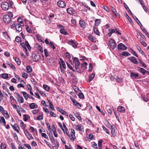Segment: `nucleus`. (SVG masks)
Wrapping results in <instances>:
<instances>
[{
	"label": "nucleus",
	"mask_w": 149,
	"mask_h": 149,
	"mask_svg": "<svg viewBox=\"0 0 149 149\" xmlns=\"http://www.w3.org/2000/svg\"><path fill=\"white\" fill-rule=\"evenodd\" d=\"M22 76L23 78L26 79H27L28 78V74L25 72L22 73Z\"/></svg>",
	"instance_id": "nucleus-64"
},
{
	"label": "nucleus",
	"mask_w": 149,
	"mask_h": 149,
	"mask_svg": "<svg viewBox=\"0 0 149 149\" xmlns=\"http://www.w3.org/2000/svg\"><path fill=\"white\" fill-rule=\"evenodd\" d=\"M6 146L5 143H1L0 146L1 149H6Z\"/></svg>",
	"instance_id": "nucleus-42"
},
{
	"label": "nucleus",
	"mask_w": 149,
	"mask_h": 149,
	"mask_svg": "<svg viewBox=\"0 0 149 149\" xmlns=\"http://www.w3.org/2000/svg\"><path fill=\"white\" fill-rule=\"evenodd\" d=\"M23 116H24V120L25 121H26L28 118H30V116L28 115H24Z\"/></svg>",
	"instance_id": "nucleus-45"
},
{
	"label": "nucleus",
	"mask_w": 149,
	"mask_h": 149,
	"mask_svg": "<svg viewBox=\"0 0 149 149\" xmlns=\"http://www.w3.org/2000/svg\"><path fill=\"white\" fill-rule=\"evenodd\" d=\"M20 121H21L20 126L21 128L23 129H25L26 127L25 125L24 124V122L22 120H21Z\"/></svg>",
	"instance_id": "nucleus-51"
},
{
	"label": "nucleus",
	"mask_w": 149,
	"mask_h": 149,
	"mask_svg": "<svg viewBox=\"0 0 149 149\" xmlns=\"http://www.w3.org/2000/svg\"><path fill=\"white\" fill-rule=\"evenodd\" d=\"M71 137L70 138V139L73 141L74 140V139L75 138V131L73 129L71 128Z\"/></svg>",
	"instance_id": "nucleus-15"
},
{
	"label": "nucleus",
	"mask_w": 149,
	"mask_h": 149,
	"mask_svg": "<svg viewBox=\"0 0 149 149\" xmlns=\"http://www.w3.org/2000/svg\"><path fill=\"white\" fill-rule=\"evenodd\" d=\"M103 141V140L102 139H101L98 141V145L100 149H101L102 148V143Z\"/></svg>",
	"instance_id": "nucleus-34"
},
{
	"label": "nucleus",
	"mask_w": 149,
	"mask_h": 149,
	"mask_svg": "<svg viewBox=\"0 0 149 149\" xmlns=\"http://www.w3.org/2000/svg\"><path fill=\"white\" fill-rule=\"evenodd\" d=\"M101 22L100 19H97L95 20V25L96 26H98Z\"/></svg>",
	"instance_id": "nucleus-31"
},
{
	"label": "nucleus",
	"mask_w": 149,
	"mask_h": 149,
	"mask_svg": "<svg viewBox=\"0 0 149 149\" xmlns=\"http://www.w3.org/2000/svg\"><path fill=\"white\" fill-rule=\"evenodd\" d=\"M130 60L133 63L136 64L138 63L137 61L136 60V58L134 57H130Z\"/></svg>",
	"instance_id": "nucleus-23"
},
{
	"label": "nucleus",
	"mask_w": 149,
	"mask_h": 149,
	"mask_svg": "<svg viewBox=\"0 0 149 149\" xmlns=\"http://www.w3.org/2000/svg\"><path fill=\"white\" fill-rule=\"evenodd\" d=\"M44 52L45 56L46 57H47L49 55L48 51L47 50V49H45L44 50Z\"/></svg>",
	"instance_id": "nucleus-57"
},
{
	"label": "nucleus",
	"mask_w": 149,
	"mask_h": 149,
	"mask_svg": "<svg viewBox=\"0 0 149 149\" xmlns=\"http://www.w3.org/2000/svg\"><path fill=\"white\" fill-rule=\"evenodd\" d=\"M74 113L75 115V117L79 120L81 121L82 120V119L81 117L79 115L78 113L76 111H74Z\"/></svg>",
	"instance_id": "nucleus-20"
},
{
	"label": "nucleus",
	"mask_w": 149,
	"mask_h": 149,
	"mask_svg": "<svg viewBox=\"0 0 149 149\" xmlns=\"http://www.w3.org/2000/svg\"><path fill=\"white\" fill-rule=\"evenodd\" d=\"M116 128L115 125L113 124L111 125V133L113 136H115L116 135L115 133V130Z\"/></svg>",
	"instance_id": "nucleus-13"
},
{
	"label": "nucleus",
	"mask_w": 149,
	"mask_h": 149,
	"mask_svg": "<svg viewBox=\"0 0 149 149\" xmlns=\"http://www.w3.org/2000/svg\"><path fill=\"white\" fill-rule=\"evenodd\" d=\"M109 32L108 33V34L109 37H110L113 33H116L119 35H121V33L117 29H114L111 28H110L109 29Z\"/></svg>",
	"instance_id": "nucleus-4"
},
{
	"label": "nucleus",
	"mask_w": 149,
	"mask_h": 149,
	"mask_svg": "<svg viewBox=\"0 0 149 149\" xmlns=\"http://www.w3.org/2000/svg\"><path fill=\"white\" fill-rule=\"evenodd\" d=\"M60 33L65 35H68V33L66 31L64 28H62L60 31Z\"/></svg>",
	"instance_id": "nucleus-28"
},
{
	"label": "nucleus",
	"mask_w": 149,
	"mask_h": 149,
	"mask_svg": "<svg viewBox=\"0 0 149 149\" xmlns=\"http://www.w3.org/2000/svg\"><path fill=\"white\" fill-rule=\"evenodd\" d=\"M68 43L72 45L74 48H76L77 46L76 43L74 42L73 40H70L68 42Z\"/></svg>",
	"instance_id": "nucleus-14"
},
{
	"label": "nucleus",
	"mask_w": 149,
	"mask_h": 149,
	"mask_svg": "<svg viewBox=\"0 0 149 149\" xmlns=\"http://www.w3.org/2000/svg\"><path fill=\"white\" fill-rule=\"evenodd\" d=\"M12 126L13 129L15 131H16L17 133H19V131L17 128V127H18L16 123L15 124L13 125H12Z\"/></svg>",
	"instance_id": "nucleus-25"
},
{
	"label": "nucleus",
	"mask_w": 149,
	"mask_h": 149,
	"mask_svg": "<svg viewBox=\"0 0 149 149\" xmlns=\"http://www.w3.org/2000/svg\"><path fill=\"white\" fill-rule=\"evenodd\" d=\"M29 105L31 109H34L36 108V105L35 103H31Z\"/></svg>",
	"instance_id": "nucleus-49"
},
{
	"label": "nucleus",
	"mask_w": 149,
	"mask_h": 149,
	"mask_svg": "<svg viewBox=\"0 0 149 149\" xmlns=\"http://www.w3.org/2000/svg\"><path fill=\"white\" fill-rule=\"evenodd\" d=\"M48 101L49 104V106L50 108H51V109L52 110H55V109H54V106L52 104V102H51L50 100H48Z\"/></svg>",
	"instance_id": "nucleus-33"
},
{
	"label": "nucleus",
	"mask_w": 149,
	"mask_h": 149,
	"mask_svg": "<svg viewBox=\"0 0 149 149\" xmlns=\"http://www.w3.org/2000/svg\"><path fill=\"white\" fill-rule=\"evenodd\" d=\"M66 11L68 14L72 15H74L75 13L74 9L72 7H70L67 8Z\"/></svg>",
	"instance_id": "nucleus-9"
},
{
	"label": "nucleus",
	"mask_w": 149,
	"mask_h": 149,
	"mask_svg": "<svg viewBox=\"0 0 149 149\" xmlns=\"http://www.w3.org/2000/svg\"><path fill=\"white\" fill-rule=\"evenodd\" d=\"M76 130L83 132L84 131V126L81 124L77 125L76 126Z\"/></svg>",
	"instance_id": "nucleus-12"
},
{
	"label": "nucleus",
	"mask_w": 149,
	"mask_h": 149,
	"mask_svg": "<svg viewBox=\"0 0 149 149\" xmlns=\"http://www.w3.org/2000/svg\"><path fill=\"white\" fill-rule=\"evenodd\" d=\"M138 70L141 72L143 75H145V73H146L147 71L145 70L143 68L140 67L139 68Z\"/></svg>",
	"instance_id": "nucleus-21"
},
{
	"label": "nucleus",
	"mask_w": 149,
	"mask_h": 149,
	"mask_svg": "<svg viewBox=\"0 0 149 149\" xmlns=\"http://www.w3.org/2000/svg\"><path fill=\"white\" fill-rule=\"evenodd\" d=\"M24 132L28 139L29 140H31L33 139L31 135L29 133L27 130H24Z\"/></svg>",
	"instance_id": "nucleus-10"
},
{
	"label": "nucleus",
	"mask_w": 149,
	"mask_h": 149,
	"mask_svg": "<svg viewBox=\"0 0 149 149\" xmlns=\"http://www.w3.org/2000/svg\"><path fill=\"white\" fill-rule=\"evenodd\" d=\"M109 43L111 48L114 49L116 46V44L115 41L112 39H110L109 40Z\"/></svg>",
	"instance_id": "nucleus-7"
},
{
	"label": "nucleus",
	"mask_w": 149,
	"mask_h": 149,
	"mask_svg": "<svg viewBox=\"0 0 149 149\" xmlns=\"http://www.w3.org/2000/svg\"><path fill=\"white\" fill-rule=\"evenodd\" d=\"M21 93H22L24 98L26 100H27L28 98L29 95H28L25 92L22 91Z\"/></svg>",
	"instance_id": "nucleus-26"
},
{
	"label": "nucleus",
	"mask_w": 149,
	"mask_h": 149,
	"mask_svg": "<svg viewBox=\"0 0 149 149\" xmlns=\"http://www.w3.org/2000/svg\"><path fill=\"white\" fill-rule=\"evenodd\" d=\"M117 110L121 113H124L125 112V108L121 106H118L117 107Z\"/></svg>",
	"instance_id": "nucleus-19"
},
{
	"label": "nucleus",
	"mask_w": 149,
	"mask_h": 149,
	"mask_svg": "<svg viewBox=\"0 0 149 149\" xmlns=\"http://www.w3.org/2000/svg\"><path fill=\"white\" fill-rule=\"evenodd\" d=\"M141 29L143 31V32L146 34V35L149 38V34H148V33L145 30V29H143L142 27H141Z\"/></svg>",
	"instance_id": "nucleus-52"
},
{
	"label": "nucleus",
	"mask_w": 149,
	"mask_h": 149,
	"mask_svg": "<svg viewBox=\"0 0 149 149\" xmlns=\"http://www.w3.org/2000/svg\"><path fill=\"white\" fill-rule=\"evenodd\" d=\"M13 58L18 65H20L21 63L20 61H19V58L16 57H13Z\"/></svg>",
	"instance_id": "nucleus-40"
},
{
	"label": "nucleus",
	"mask_w": 149,
	"mask_h": 149,
	"mask_svg": "<svg viewBox=\"0 0 149 149\" xmlns=\"http://www.w3.org/2000/svg\"><path fill=\"white\" fill-rule=\"evenodd\" d=\"M139 63L142 65V66L145 68L147 66L140 59H139Z\"/></svg>",
	"instance_id": "nucleus-43"
},
{
	"label": "nucleus",
	"mask_w": 149,
	"mask_h": 149,
	"mask_svg": "<svg viewBox=\"0 0 149 149\" xmlns=\"http://www.w3.org/2000/svg\"><path fill=\"white\" fill-rule=\"evenodd\" d=\"M57 110L60 112L62 114L65 115L67 116H68V115L67 114L65 111L63 110L62 109L59 107H58L57 109Z\"/></svg>",
	"instance_id": "nucleus-18"
},
{
	"label": "nucleus",
	"mask_w": 149,
	"mask_h": 149,
	"mask_svg": "<svg viewBox=\"0 0 149 149\" xmlns=\"http://www.w3.org/2000/svg\"><path fill=\"white\" fill-rule=\"evenodd\" d=\"M2 87L3 89L5 90L6 92H8L9 91V90L7 88L6 85L5 84H3Z\"/></svg>",
	"instance_id": "nucleus-50"
},
{
	"label": "nucleus",
	"mask_w": 149,
	"mask_h": 149,
	"mask_svg": "<svg viewBox=\"0 0 149 149\" xmlns=\"http://www.w3.org/2000/svg\"><path fill=\"white\" fill-rule=\"evenodd\" d=\"M32 57L33 61L36 62L38 61L41 58L40 55L38 53L32 54Z\"/></svg>",
	"instance_id": "nucleus-2"
},
{
	"label": "nucleus",
	"mask_w": 149,
	"mask_h": 149,
	"mask_svg": "<svg viewBox=\"0 0 149 149\" xmlns=\"http://www.w3.org/2000/svg\"><path fill=\"white\" fill-rule=\"evenodd\" d=\"M3 21L6 24L9 23L11 19V17L8 15H5L3 16Z\"/></svg>",
	"instance_id": "nucleus-3"
},
{
	"label": "nucleus",
	"mask_w": 149,
	"mask_h": 149,
	"mask_svg": "<svg viewBox=\"0 0 149 149\" xmlns=\"http://www.w3.org/2000/svg\"><path fill=\"white\" fill-rule=\"evenodd\" d=\"M47 63L49 65L54 66L55 64L54 59L53 58L51 57L48 59L47 61Z\"/></svg>",
	"instance_id": "nucleus-6"
},
{
	"label": "nucleus",
	"mask_w": 149,
	"mask_h": 149,
	"mask_svg": "<svg viewBox=\"0 0 149 149\" xmlns=\"http://www.w3.org/2000/svg\"><path fill=\"white\" fill-rule=\"evenodd\" d=\"M67 64L68 67L71 70H72L74 72H75V70L73 69L72 66L69 63H67Z\"/></svg>",
	"instance_id": "nucleus-46"
},
{
	"label": "nucleus",
	"mask_w": 149,
	"mask_h": 149,
	"mask_svg": "<svg viewBox=\"0 0 149 149\" xmlns=\"http://www.w3.org/2000/svg\"><path fill=\"white\" fill-rule=\"evenodd\" d=\"M123 4H124V7H125V8L127 10V11H128V10H129L130 11V13H131V14H132V13L131 11V10H130V9L128 8V7L126 5V3H124Z\"/></svg>",
	"instance_id": "nucleus-53"
},
{
	"label": "nucleus",
	"mask_w": 149,
	"mask_h": 149,
	"mask_svg": "<svg viewBox=\"0 0 149 149\" xmlns=\"http://www.w3.org/2000/svg\"><path fill=\"white\" fill-rule=\"evenodd\" d=\"M1 7L4 10H7L9 8V3L6 2H3L1 4Z\"/></svg>",
	"instance_id": "nucleus-5"
},
{
	"label": "nucleus",
	"mask_w": 149,
	"mask_h": 149,
	"mask_svg": "<svg viewBox=\"0 0 149 149\" xmlns=\"http://www.w3.org/2000/svg\"><path fill=\"white\" fill-rule=\"evenodd\" d=\"M78 96L79 98L81 99H83L84 98V95L82 93H79L78 95Z\"/></svg>",
	"instance_id": "nucleus-59"
},
{
	"label": "nucleus",
	"mask_w": 149,
	"mask_h": 149,
	"mask_svg": "<svg viewBox=\"0 0 149 149\" xmlns=\"http://www.w3.org/2000/svg\"><path fill=\"white\" fill-rule=\"evenodd\" d=\"M95 74L94 73H92L89 76V82L91 81L94 78Z\"/></svg>",
	"instance_id": "nucleus-37"
},
{
	"label": "nucleus",
	"mask_w": 149,
	"mask_h": 149,
	"mask_svg": "<svg viewBox=\"0 0 149 149\" xmlns=\"http://www.w3.org/2000/svg\"><path fill=\"white\" fill-rule=\"evenodd\" d=\"M81 4L83 6L85 7L88 9L90 10V8L88 6L87 4L86 3L82 2Z\"/></svg>",
	"instance_id": "nucleus-60"
},
{
	"label": "nucleus",
	"mask_w": 149,
	"mask_h": 149,
	"mask_svg": "<svg viewBox=\"0 0 149 149\" xmlns=\"http://www.w3.org/2000/svg\"><path fill=\"white\" fill-rule=\"evenodd\" d=\"M0 122L3 123L4 125L6 124V122L5 121L4 118L3 117H0Z\"/></svg>",
	"instance_id": "nucleus-41"
},
{
	"label": "nucleus",
	"mask_w": 149,
	"mask_h": 149,
	"mask_svg": "<svg viewBox=\"0 0 149 149\" xmlns=\"http://www.w3.org/2000/svg\"><path fill=\"white\" fill-rule=\"evenodd\" d=\"M20 45L24 49H25L26 52L28 51L27 49L26 46V45H25V44L24 42L21 43H20Z\"/></svg>",
	"instance_id": "nucleus-38"
},
{
	"label": "nucleus",
	"mask_w": 149,
	"mask_h": 149,
	"mask_svg": "<svg viewBox=\"0 0 149 149\" xmlns=\"http://www.w3.org/2000/svg\"><path fill=\"white\" fill-rule=\"evenodd\" d=\"M17 100L20 103H23L24 102V100L23 97L22 96H20L17 98Z\"/></svg>",
	"instance_id": "nucleus-36"
},
{
	"label": "nucleus",
	"mask_w": 149,
	"mask_h": 149,
	"mask_svg": "<svg viewBox=\"0 0 149 149\" xmlns=\"http://www.w3.org/2000/svg\"><path fill=\"white\" fill-rule=\"evenodd\" d=\"M93 30L95 33L98 36H100V32L98 29L96 27H93Z\"/></svg>",
	"instance_id": "nucleus-32"
},
{
	"label": "nucleus",
	"mask_w": 149,
	"mask_h": 149,
	"mask_svg": "<svg viewBox=\"0 0 149 149\" xmlns=\"http://www.w3.org/2000/svg\"><path fill=\"white\" fill-rule=\"evenodd\" d=\"M2 77L4 79H7L8 77V74L7 73L3 74Z\"/></svg>",
	"instance_id": "nucleus-47"
},
{
	"label": "nucleus",
	"mask_w": 149,
	"mask_h": 149,
	"mask_svg": "<svg viewBox=\"0 0 149 149\" xmlns=\"http://www.w3.org/2000/svg\"><path fill=\"white\" fill-rule=\"evenodd\" d=\"M43 87L44 89L47 91H48L49 90L50 88L47 85L45 84L43 86Z\"/></svg>",
	"instance_id": "nucleus-48"
},
{
	"label": "nucleus",
	"mask_w": 149,
	"mask_h": 149,
	"mask_svg": "<svg viewBox=\"0 0 149 149\" xmlns=\"http://www.w3.org/2000/svg\"><path fill=\"white\" fill-rule=\"evenodd\" d=\"M88 38L90 40L93 42H94L95 40V38L93 36H88Z\"/></svg>",
	"instance_id": "nucleus-44"
},
{
	"label": "nucleus",
	"mask_w": 149,
	"mask_h": 149,
	"mask_svg": "<svg viewBox=\"0 0 149 149\" xmlns=\"http://www.w3.org/2000/svg\"><path fill=\"white\" fill-rule=\"evenodd\" d=\"M49 113L52 117H56V116L55 114L52 111H51Z\"/></svg>",
	"instance_id": "nucleus-62"
},
{
	"label": "nucleus",
	"mask_w": 149,
	"mask_h": 149,
	"mask_svg": "<svg viewBox=\"0 0 149 149\" xmlns=\"http://www.w3.org/2000/svg\"><path fill=\"white\" fill-rule=\"evenodd\" d=\"M70 99L72 101V102L75 104L77 102V101L76 100L74 99L71 96L70 97Z\"/></svg>",
	"instance_id": "nucleus-58"
},
{
	"label": "nucleus",
	"mask_w": 149,
	"mask_h": 149,
	"mask_svg": "<svg viewBox=\"0 0 149 149\" xmlns=\"http://www.w3.org/2000/svg\"><path fill=\"white\" fill-rule=\"evenodd\" d=\"M126 13L125 16H126V17L127 19L130 22V23L131 24H133V21H132V19L130 18V17H129V16L126 13Z\"/></svg>",
	"instance_id": "nucleus-35"
},
{
	"label": "nucleus",
	"mask_w": 149,
	"mask_h": 149,
	"mask_svg": "<svg viewBox=\"0 0 149 149\" xmlns=\"http://www.w3.org/2000/svg\"><path fill=\"white\" fill-rule=\"evenodd\" d=\"M86 121L87 123L89 125H91L92 124V123L91 121L88 118H87L86 119Z\"/></svg>",
	"instance_id": "nucleus-61"
},
{
	"label": "nucleus",
	"mask_w": 149,
	"mask_h": 149,
	"mask_svg": "<svg viewBox=\"0 0 149 149\" xmlns=\"http://www.w3.org/2000/svg\"><path fill=\"white\" fill-rule=\"evenodd\" d=\"M112 12H113V14L116 17L118 18H119L120 17V16L119 14L116 11L115 9L113 7H112Z\"/></svg>",
	"instance_id": "nucleus-22"
},
{
	"label": "nucleus",
	"mask_w": 149,
	"mask_h": 149,
	"mask_svg": "<svg viewBox=\"0 0 149 149\" xmlns=\"http://www.w3.org/2000/svg\"><path fill=\"white\" fill-rule=\"evenodd\" d=\"M122 55L123 56H130V54L128 52L124 51L122 52Z\"/></svg>",
	"instance_id": "nucleus-39"
},
{
	"label": "nucleus",
	"mask_w": 149,
	"mask_h": 149,
	"mask_svg": "<svg viewBox=\"0 0 149 149\" xmlns=\"http://www.w3.org/2000/svg\"><path fill=\"white\" fill-rule=\"evenodd\" d=\"M49 45L53 49H54L55 48V46L52 42L51 41L49 42Z\"/></svg>",
	"instance_id": "nucleus-55"
},
{
	"label": "nucleus",
	"mask_w": 149,
	"mask_h": 149,
	"mask_svg": "<svg viewBox=\"0 0 149 149\" xmlns=\"http://www.w3.org/2000/svg\"><path fill=\"white\" fill-rule=\"evenodd\" d=\"M96 107L97 109L102 113V114L103 115H105V113H104V112L103 111H101L100 108H99V107L97 106Z\"/></svg>",
	"instance_id": "nucleus-56"
},
{
	"label": "nucleus",
	"mask_w": 149,
	"mask_h": 149,
	"mask_svg": "<svg viewBox=\"0 0 149 149\" xmlns=\"http://www.w3.org/2000/svg\"><path fill=\"white\" fill-rule=\"evenodd\" d=\"M24 26L23 24V25L20 24H16V29L17 31H21L22 30V28L21 26Z\"/></svg>",
	"instance_id": "nucleus-17"
},
{
	"label": "nucleus",
	"mask_w": 149,
	"mask_h": 149,
	"mask_svg": "<svg viewBox=\"0 0 149 149\" xmlns=\"http://www.w3.org/2000/svg\"><path fill=\"white\" fill-rule=\"evenodd\" d=\"M79 24L81 27L84 29L86 27V24L84 21L82 19L79 20Z\"/></svg>",
	"instance_id": "nucleus-16"
},
{
	"label": "nucleus",
	"mask_w": 149,
	"mask_h": 149,
	"mask_svg": "<svg viewBox=\"0 0 149 149\" xmlns=\"http://www.w3.org/2000/svg\"><path fill=\"white\" fill-rule=\"evenodd\" d=\"M26 69L27 70V72L29 73L31 72L32 71V68L30 65H28L26 67Z\"/></svg>",
	"instance_id": "nucleus-27"
},
{
	"label": "nucleus",
	"mask_w": 149,
	"mask_h": 149,
	"mask_svg": "<svg viewBox=\"0 0 149 149\" xmlns=\"http://www.w3.org/2000/svg\"><path fill=\"white\" fill-rule=\"evenodd\" d=\"M57 5L58 6L61 8H65L66 6L65 2L61 0H59L58 1Z\"/></svg>",
	"instance_id": "nucleus-11"
},
{
	"label": "nucleus",
	"mask_w": 149,
	"mask_h": 149,
	"mask_svg": "<svg viewBox=\"0 0 149 149\" xmlns=\"http://www.w3.org/2000/svg\"><path fill=\"white\" fill-rule=\"evenodd\" d=\"M72 58L73 59V62L75 63L74 67L76 71L78 72H80V71L78 69V67L80 64L78 59L76 57H72Z\"/></svg>",
	"instance_id": "nucleus-1"
},
{
	"label": "nucleus",
	"mask_w": 149,
	"mask_h": 149,
	"mask_svg": "<svg viewBox=\"0 0 149 149\" xmlns=\"http://www.w3.org/2000/svg\"><path fill=\"white\" fill-rule=\"evenodd\" d=\"M36 38L38 40L40 41V42H42L43 43L44 42H43L42 41V38L41 36L38 34H36Z\"/></svg>",
	"instance_id": "nucleus-29"
},
{
	"label": "nucleus",
	"mask_w": 149,
	"mask_h": 149,
	"mask_svg": "<svg viewBox=\"0 0 149 149\" xmlns=\"http://www.w3.org/2000/svg\"><path fill=\"white\" fill-rule=\"evenodd\" d=\"M133 18L135 21L139 25L140 27V28L142 27V25L140 22V21L137 18V17L134 16H133Z\"/></svg>",
	"instance_id": "nucleus-24"
},
{
	"label": "nucleus",
	"mask_w": 149,
	"mask_h": 149,
	"mask_svg": "<svg viewBox=\"0 0 149 149\" xmlns=\"http://www.w3.org/2000/svg\"><path fill=\"white\" fill-rule=\"evenodd\" d=\"M118 47L119 50H125L127 49V47L122 43L119 44L118 45Z\"/></svg>",
	"instance_id": "nucleus-8"
},
{
	"label": "nucleus",
	"mask_w": 149,
	"mask_h": 149,
	"mask_svg": "<svg viewBox=\"0 0 149 149\" xmlns=\"http://www.w3.org/2000/svg\"><path fill=\"white\" fill-rule=\"evenodd\" d=\"M130 76L132 77H134V78H136L139 77V74L138 73H134L133 72H131Z\"/></svg>",
	"instance_id": "nucleus-30"
},
{
	"label": "nucleus",
	"mask_w": 149,
	"mask_h": 149,
	"mask_svg": "<svg viewBox=\"0 0 149 149\" xmlns=\"http://www.w3.org/2000/svg\"><path fill=\"white\" fill-rule=\"evenodd\" d=\"M137 48L138 50H139V52H140L142 55H143L145 54L143 51L141 50L140 47L138 46V47H137Z\"/></svg>",
	"instance_id": "nucleus-54"
},
{
	"label": "nucleus",
	"mask_w": 149,
	"mask_h": 149,
	"mask_svg": "<svg viewBox=\"0 0 149 149\" xmlns=\"http://www.w3.org/2000/svg\"><path fill=\"white\" fill-rule=\"evenodd\" d=\"M107 110L108 113L111 114L112 111V109L111 107H109L107 108Z\"/></svg>",
	"instance_id": "nucleus-63"
}]
</instances>
